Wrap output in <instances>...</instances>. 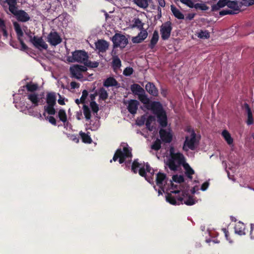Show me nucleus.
Here are the masks:
<instances>
[{"label":"nucleus","mask_w":254,"mask_h":254,"mask_svg":"<svg viewBox=\"0 0 254 254\" xmlns=\"http://www.w3.org/2000/svg\"><path fill=\"white\" fill-rule=\"evenodd\" d=\"M6 27L5 23L4 21L1 18H0V29H3Z\"/></svg>","instance_id":"obj_64"},{"label":"nucleus","mask_w":254,"mask_h":254,"mask_svg":"<svg viewBox=\"0 0 254 254\" xmlns=\"http://www.w3.org/2000/svg\"><path fill=\"white\" fill-rule=\"evenodd\" d=\"M2 3H6L8 5V9L11 13L18 8L17 0H5L2 1Z\"/></svg>","instance_id":"obj_26"},{"label":"nucleus","mask_w":254,"mask_h":254,"mask_svg":"<svg viewBox=\"0 0 254 254\" xmlns=\"http://www.w3.org/2000/svg\"><path fill=\"white\" fill-rule=\"evenodd\" d=\"M195 141L196 134L194 131L192 130L190 134V137H189L188 136H186L183 149L184 151H188L189 149L191 150H194Z\"/></svg>","instance_id":"obj_10"},{"label":"nucleus","mask_w":254,"mask_h":254,"mask_svg":"<svg viewBox=\"0 0 254 254\" xmlns=\"http://www.w3.org/2000/svg\"><path fill=\"white\" fill-rule=\"evenodd\" d=\"M143 25L144 23L142 22L139 18H137L134 19L132 27H137L139 30H142L143 29Z\"/></svg>","instance_id":"obj_41"},{"label":"nucleus","mask_w":254,"mask_h":254,"mask_svg":"<svg viewBox=\"0 0 254 254\" xmlns=\"http://www.w3.org/2000/svg\"><path fill=\"white\" fill-rule=\"evenodd\" d=\"M28 99L30 100L33 104H34L35 106L38 105L39 99L37 94L35 93L29 94L28 96Z\"/></svg>","instance_id":"obj_38"},{"label":"nucleus","mask_w":254,"mask_h":254,"mask_svg":"<svg viewBox=\"0 0 254 254\" xmlns=\"http://www.w3.org/2000/svg\"><path fill=\"white\" fill-rule=\"evenodd\" d=\"M172 180L174 182L178 183H182L185 181L184 178L182 175H173L172 177Z\"/></svg>","instance_id":"obj_47"},{"label":"nucleus","mask_w":254,"mask_h":254,"mask_svg":"<svg viewBox=\"0 0 254 254\" xmlns=\"http://www.w3.org/2000/svg\"><path fill=\"white\" fill-rule=\"evenodd\" d=\"M133 69L131 67H127L123 71V74L125 76H129L133 73Z\"/></svg>","instance_id":"obj_50"},{"label":"nucleus","mask_w":254,"mask_h":254,"mask_svg":"<svg viewBox=\"0 0 254 254\" xmlns=\"http://www.w3.org/2000/svg\"><path fill=\"white\" fill-rule=\"evenodd\" d=\"M56 96L54 92L48 93L46 97L47 106H44V110L49 115H54L56 113L54 106L56 104Z\"/></svg>","instance_id":"obj_5"},{"label":"nucleus","mask_w":254,"mask_h":254,"mask_svg":"<svg viewBox=\"0 0 254 254\" xmlns=\"http://www.w3.org/2000/svg\"><path fill=\"white\" fill-rule=\"evenodd\" d=\"M90 105L92 111L95 113H97L99 111V106L96 102L91 101L90 102Z\"/></svg>","instance_id":"obj_49"},{"label":"nucleus","mask_w":254,"mask_h":254,"mask_svg":"<svg viewBox=\"0 0 254 254\" xmlns=\"http://www.w3.org/2000/svg\"><path fill=\"white\" fill-rule=\"evenodd\" d=\"M49 122L52 124L53 125L56 126L57 125V121L55 118L53 116H50L48 118Z\"/></svg>","instance_id":"obj_58"},{"label":"nucleus","mask_w":254,"mask_h":254,"mask_svg":"<svg viewBox=\"0 0 254 254\" xmlns=\"http://www.w3.org/2000/svg\"><path fill=\"white\" fill-rule=\"evenodd\" d=\"M96 48L101 52H105L109 47L108 43L104 40H99L95 44Z\"/></svg>","instance_id":"obj_22"},{"label":"nucleus","mask_w":254,"mask_h":254,"mask_svg":"<svg viewBox=\"0 0 254 254\" xmlns=\"http://www.w3.org/2000/svg\"><path fill=\"white\" fill-rule=\"evenodd\" d=\"M156 184L164 191L163 186L167 183V178L166 175L164 173L159 172L156 175Z\"/></svg>","instance_id":"obj_17"},{"label":"nucleus","mask_w":254,"mask_h":254,"mask_svg":"<svg viewBox=\"0 0 254 254\" xmlns=\"http://www.w3.org/2000/svg\"><path fill=\"white\" fill-rule=\"evenodd\" d=\"M155 121V117L150 115L148 117L147 119L146 120L145 125L146 128L150 131H152L153 129V126H151V124Z\"/></svg>","instance_id":"obj_34"},{"label":"nucleus","mask_w":254,"mask_h":254,"mask_svg":"<svg viewBox=\"0 0 254 254\" xmlns=\"http://www.w3.org/2000/svg\"><path fill=\"white\" fill-rule=\"evenodd\" d=\"M32 44L36 48L41 50H47L48 48V45L43 40L42 37H38V36H34L32 39Z\"/></svg>","instance_id":"obj_16"},{"label":"nucleus","mask_w":254,"mask_h":254,"mask_svg":"<svg viewBox=\"0 0 254 254\" xmlns=\"http://www.w3.org/2000/svg\"><path fill=\"white\" fill-rule=\"evenodd\" d=\"M88 93L86 90H84L82 91V96L80 98V101L81 103H84L88 96Z\"/></svg>","instance_id":"obj_51"},{"label":"nucleus","mask_w":254,"mask_h":254,"mask_svg":"<svg viewBox=\"0 0 254 254\" xmlns=\"http://www.w3.org/2000/svg\"><path fill=\"white\" fill-rule=\"evenodd\" d=\"M70 86L71 89L77 88L79 87V84L75 81H72L70 82Z\"/></svg>","instance_id":"obj_61"},{"label":"nucleus","mask_w":254,"mask_h":254,"mask_svg":"<svg viewBox=\"0 0 254 254\" xmlns=\"http://www.w3.org/2000/svg\"><path fill=\"white\" fill-rule=\"evenodd\" d=\"M185 194V193L179 190H172L170 192H167L166 200L171 204L175 205L183 204V203L187 205H192L197 202L195 198L191 195H189L186 200H184Z\"/></svg>","instance_id":"obj_1"},{"label":"nucleus","mask_w":254,"mask_h":254,"mask_svg":"<svg viewBox=\"0 0 254 254\" xmlns=\"http://www.w3.org/2000/svg\"><path fill=\"white\" fill-rule=\"evenodd\" d=\"M228 2H229V0H219L216 4H213L212 6V11H216L220 8L227 5Z\"/></svg>","instance_id":"obj_29"},{"label":"nucleus","mask_w":254,"mask_h":254,"mask_svg":"<svg viewBox=\"0 0 254 254\" xmlns=\"http://www.w3.org/2000/svg\"><path fill=\"white\" fill-rule=\"evenodd\" d=\"M161 147V140L157 138L156 140L153 142V144L151 145V149L158 151Z\"/></svg>","instance_id":"obj_42"},{"label":"nucleus","mask_w":254,"mask_h":254,"mask_svg":"<svg viewBox=\"0 0 254 254\" xmlns=\"http://www.w3.org/2000/svg\"><path fill=\"white\" fill-rule=\"evenodd\" d=\"M141 31L137 35L138 37H139L143 41L147 37L148 33L146 30H140Z\"/></svg>","instance_id":"obj_48"},{"label":"nucleus","mask_w":254,"mask_h":254,"mask_svg":"<svg viewBox=\"0 0 254 254\" xmlns=\"http://www.w3.org/2000/svg\"><path fill=\"white\" fill-rule=\"evenodd\" d=\"M139 102L134 99H130L128 101L127 109L128 111L132 115H135L137 113Z\"/></svg>","instance_id":"obj_19"},{"label":"nucleus","mask_w":254,"mask_h":254,"mask_svg":"<svg viewBox=\"0 0 254 254\" xmlns=\"http://www.w3.org/2000/svg\"><path fill=\"white\" fill-rule=\"evenodd\" d=\"M103 85L106 87L115 86L117 88L120 87V84L113 77H109L104 80Z\"/></svg>","instance_id":"obj_20"},{"label":"nucleus","mask_w":254,"mask_h":254,"mask_svg":"<svg viewBox=\"0 0 254 254\" xmlns=\"http://www.w3.org/2000/svg\"><path fill=\"white\" fill-rule=\"evenodd\" d=\"M99 96L100 99L105 101L108 97V93L103 87H101L99 90Z\"/></svg>","instance_id":"obj_36"},{"label":"nucleus","mask_w":254,"mask_h":254,"mask_svg":"<svg viewBox=\"0 0 254 254\" xmlns=\"http://www.w3.org/2000/svg\"><path fill=\"white\" fill-rule=\"evenodd\" d=\"M83 114L85 116V118L87 120H89L91 119V111L89 107L86 105H84L83 106Z\"/></svg>","instance_id":"obj_39"},{"label":"nucleus","mask_w":254,"mask_h":254,"mask_svg":"<svg viewBox=\"0 0 254 254\" xmlns=\"http://www.w3.org/2000/svg\"><path fill=\"white\" fill-rule=\"evenodd\" d=\"M185 162V157L180 152H174V148L170 149V157L166 162V165L172 171H176L178 168Z\"/></svg>","instance_id":"obj_3"},{"label":"nucleus","mask_w":254,"mask_h":254,"mask_svg":"<svg viewBox=\"0 0 254 254\" xmlns=\"http://www.w3.org/2000/svg\"><path fill=\"white\" fill-rule=\"evenodd\" d=\"M159 34L157 30L153 32L152 37L151 39L150 43L148 44V47L151 49H153L159 40Z\"/></svg>","instance_id":"obj_23"},{"label":"nucleus","mask_w":254,"mask_h":254,"mask_svg":"<svg viewBox=\"0 0 254 254\" xmlns=\"http://www.w3.org/2000/svg\"><path fill=\"white\" fill-rule=\"evenodd\" d=\"M222 135L229 145H231L233 143V139L231 137L230 133L227 130H224L222 131Z\"/></svg>","instance_id":"obj_33"},{"label":"nucleus","mask_w":254,"mask_h":254,"mask_svg":"<svg viewBox=\"0 0 254 254\" xmlns=\"http://www.w3.org/2000/svg\"><path fill=\"white\" fill-rule=\"evenodd\" d=\"M172 29V23L170 21H167L162 24L160 31L162 40H166L170 38Z\"/></svg>","instance_id":"obj_9"},{"label":"nucleus","mask_w":254,"mask_h":254,"mask_svg":"<svg viewBox=\"0 0 254 254\" xmlns=\"http://www.w3.org/2000/svg\"><path fill=\"white\" fill-rule=\"evenodd\" d=\"M159 135L162 141L166 143H170L173 139L172 134L166 129L161 128L159 130Z\"/></svg>","instance_id":"obj_18"},{"label":"nucleus","mask_w":254,"mask_h":254,"mask_svg":"<svg viewBox=\"0 0 254 254\" xmlns=\"http://www.w3.org/2000/svg\"><path fill=\"white\" fill-rule=\"evenodd\" d=\"M79 135L83 142L90 143L92 142V139L88 134L81 131L79 132Z\"/></svg>","instance_id":"obj_35"},{"label":"nucleus","mask_w":254,"mask_h":254,"mask_svg":"<svg viewBox=\"0 0 254 254\" xmlns=\"http://www.w3.org/2000/svg\"><path fill=\"white\" fill-rule=\"evenodd\" d=\"M85 65L91 68H95L99 65V63L97 62H91L88 59L84 62Z\"/></svg>","instance_id":"obj_45"},{"label":"nucleus","mask_w":254,"mask_h":254,"mask_svg":"<svg viewBox=\"0 0 254 254\" xmlns=\"http://www.w3.org/2000/svg\"><path fill=\"white\" fill-rule=\"evenodd\" d=\"M87 68L86 66L81 65H74L70 67L69 71L71 74V77L77 79H80L83 78L82 72L87 71Z\"/></svg>","instance_id":"obj_8"},{"label":"nucleus","mask_w":254,"mask_h":254,"mask_svg":"<svg viewBox=\"0 0 254 254\" xmlns=\"http://www.w3.org/2000/svg\"><path fill=\"white\" fill-rule=\"evenodd\" d=\"M71 62L84 63L88 59L87 53L82 50H76L72 53Z\"/></svg>","instance_id":"obj_12"},{"label":"nucleus","mask_w":254,"mask_h":254,"mask_svg":"<svg viewBox=\"0 0 254 254\" xmlns=\"http://www.w3.org/2000/svg\"><path fill=\"white\" fill-rule=\"evenodd\" d=\"M151 0H133V2L140 8L145 9L148 7Z\"/></svg>","instance_id":"obj_31"},{"label":"nucleus","mask_w":254,"mask_h":254,"mask_svg":"<svg viewBox=\"0 0 254 254\" xmlns=\"http://www.w3.org/2000/svg\"><path fill=\"white\" fill-rule=\"evenodd\" d=\"M244 106L247 112L248 115V119L246 123L248 125H251L254 123V119L252 112L251 110V108H250L249 105L247 103H245Z\"/></svg>","instance_id":"obj_27"},{"label":"nucleus","mask_w":254,"mask_h":254,"mask_svg":"<svg viewBox=\"0 0 254 254\" xmlns=\"http://www.w3.org/2000/svg\"><path fill=\"white\" fill-rule=\"evenodd\" d=\"M221 232L224 234V237L227 238L229 236V233L228 230L226 228H222L220 230Z\"/></svg>","instance_id":"obj_57"},{"label":"nucleus","mask_w":254,"mask_h":254,"mask_svg":"<svg viewBox=\"0 0 254 254\" xmlns=\"http://www.w3.org/2000/svg\"><path fill=\"white\" fill-rule=\"evenodd\" d=\"M235 232L240 236L245 235V225L244 224L241 222H239L235 227Z\"/></svg>","instance_id":"obj_25"},{"label":"nucleus","mask_w":254,"mask_h":254,"mask_svg":"<svg viewBox=\"0 0 254 254\" xmlns=\"http://www.w3.org/2000/svg\"><path fill=\"white\" fill-rule=\"evenodd\" d=\"M145 89L150 95L156 97L158 95V90L154 83L148 82L145 85Z\"/></svg>","instance_id":"obj_21"},{"label":"nucleus","mask_w":254,"mask_h":254,"mask_svg":"<svg viewBox=\"0 0 254 254\" xmlns=\"http://www.w3.org/2000/svg\"><path fill=\"white\" fill-rule=\"evenodd\" d=\"M242 4L246 6H250L254 4V0H242Z\"/></svg>","instance_id":"obj_54"},{"label":"nucleus","mask_w":254,"mask_h":254,"mask_svg":"<svg viewBox=\"0 0 254 254\" xmlns=\"http://www.w3.org/2000/svg\"><path fill=\"white\" fill-rule=\"evenodd\" d=\"M233 12H232V11L230 9H223L219 12V15L221 16H223L224 15H226L227 14H234Z\"/></svg>","instance_id":"obj_52"},{"label":"nucleus","mask_w":254,"mask_h":254,"mask_svg":"<svg viewBox=\"0 0 254 254\" xmlns=\"http://www.w3.org/2000/svg\"><path fill=\"white\" fill-rule=\"evenodd\" d=\"M47 41L52 46H56L62 42V39L56 31H51L47 36Z\"/></svg>","instance_id":"obj_14"},{"label":"nucleus","mask_w":254,"mask_h":254,"mask_svg":"<svg viewBox=\"0 0 254 254\" xmlns=\"http://www.w3.org/2000/svg\"><path fill=\"white\" fill-rule=\"evenodd\" d=\"M171 10L175 17L179 19H184V15L180 11L179 9L177 8L174 5H172L171 6Z\"/></svg>","instance_id":"obj_32"},{"label":"nucleus","mask_w":254,"mask_h":254,"mask_svg":"<svg viewBox=\"0 0 254 254\" xmlns=\"http://www.w3.org/2000/svg\"><path fill=\"white\" fill-rule=\"evenodd\" d=\"M14 29L16 32L17 39L21 45V50L25 51L28 49L27 46L24 43L22 37L23 36V32L21 28L20 24L17 22H14L13 23Z\"/></svg>","instance_id":"obj_11"},{"label":"nucleus","mask_w":254,"mask_h":254,"mask_svg":"<svg viewBox=\"0 0 254 254\" xmlns=\"http://www.w3.org/2000/svg\"><path fill=\"white\" fill-rule=\"evenodd\" d=\"M180 1L190 8H194L196 9H200L206 11L209 9V7L205 3H194L191 0H180Z\"/></svg>","instance_id":"obj_15"},{"label":"nucleus","mask_w":254,"mask_h":254,"mask_svg":"<svg viewBox=\"0 0 254 254\" xmlns=\"http://www.w3.org/2000/svg\"><path fill=\"white\" fill-rule=\"evenodd\" d=\"M138 99L140 101L141 103L147 105V108H149V106L151 102L149 99L147 97V95L145 93V91L144 92L141 94H139L138 96Z\"/></svg>","instance_id":"obj_30"},{"label":"nucleus","mask_w":254,"mask_h":254,"mask_svg":"<svg viewBox=\"0 0 254 254\" xmlns=\"http://www.w3.org/2000/svg\"><path fill=\"white\" fill-rule=\"evenodd\" d=\"M130 90L133 94L137 96L139 94L143 93L145 91L139 84L136 83L130 86Z\"/></svg>","instance_id":"obj_28"},{"label":"nucleus","mask_w":254,"mask_h":254,"mask_svg":"<svg viewBox=\"0 0 254 254\" xmlns=\"http://www.w3.org/2000/svg\"><path fill=\"white\" fill-rule=\"evenodd\" d=\"M227 6L229 8L231 9L230 10L232 12H234V14H237L240 11V8L237 1H230V0H229Z\"/></svg>","instance_id":"obj_24"},{"label":"nucleus","mask_w":254,"mask_h":254,"mask_svg":"<svg viewBox=\"0 0 254 254\" xmlns=\"http://www.w3.org/2000/svg\"><path fill=\"white\" fill-rule=\"evenodd\" d=\"M209 185V183L208 182H205L202 184L201 186V190L203 191L206 190L208 188Z\"/></svg>","instance_id":"obj_56"},{"label":"nucleus","mask_w":254,"mask_h":254,"mask_svg":"<svg viewBox=\"0 0 254 254\" xmlns=\"http://www.w3.org/2000/svg\"><path fill=\"white\" fill-rule=\"evenodd\" d=\"M186 174L187 176L190 179H192V175L194 174V170L188 165L185 167Z\"/></svg>","instance_id":"obj_43"},{"label":"nucleus","mask_w":254,"mask_h":254,"mask_svg":"<svg viewBox=\"0 0 254 254\" xmlns=\"http://www.w3.org/2000/svg\"><path fill=\"white\" fill-rule=\"evenodd\" d=\"M145 121V117L144 116H142L139 120H138L136 121V124L138 126H141L144 124Z\"/></svg>","instance_id":"obj_55"},{"label":"nucleus","mask_w":254,"mask_h":254,"mask_svg":"<svg viewBox=\"0 0 254 254\" xmlns=\"http://www.w3.org/2000/svg\"><path fill=\"white\" fill-rule=\"evenodd\" d=\"M58 116L60 120L63 123L67 121V116L65 111L64 109H60L58 113Z\"/></svg>","instance_id":"obj_40"},{"label":"nucleus","mask_w":254,"mask_h":254,"mask_svg":"<svg viewBox=\"0 0 254 254\" xmlns=\"http://www.w3.org/2000/svg\"><path fill=\"white\" fill-rule=\"evenodd\" d=\"M11 13L15 17L18 21L21 22H26L30 19L29 14L22 9L15 10Z\"/></svg>","instance_id":"obj_13"},{"label":"nucleus","mask_w":254,"mask_h":254,"mask_svg":"<svg viewBox=\"0 0 254 254\" xmlns=\"http://www.w3.org/2000/svg\"><path fill=\"white\" fill-rule=\"evenodd\" d=\"M145 169L146 172H147L150 173L151 174L153 173V170H152V172H151L152 171V169L148 163H147L146 164V165H145Z\"/></svg>","instance_id":"obj_59"},{"label":"nucleus","mask_w":254,"mask_h":254,"mask_svg":"<svg viewBox=\"0 0 254 254\" xmlns=\"http://www.w3.org/2000/svg\"><path fill=\"white\" fill-rule=\"evenodd\" d=\"M132 157L131 149L127 146H125L123 149L121 148L117 149L112 160H111L110 162V163H112V161L116 162L119 159V163L122 164L125 163L127 159H131Z\"/></svg>","instance_id":"obj_4"},{"label":"nucleus","mask_w":254,"mask_h":254,"mask_svg":"<svg viewBox=\"0 0 254 254\" xmlns=\"http://www.w3.org/2000/svg\"><path fill=\"white\" fill-rule=\"evenodd\" d=\"M131 170L132 172L136 174L138 172L139 175L141 177H145V179L149 183L150 180L146 177V172L145 169V165L140 163L138 162V159H135L131 165Z\"/></svg>","instance_id":"obj_6"},{"label":"nucleus","mask_w":254,"mask_h":254,"mask_svg":"<svg viewBox=\"0 0 254 254\" xmlns=\"http://www.w3.org/2000/svg\"><path fill=\"white\" fill-rule=\"evenodd\" d=\"M195 14L194 13H189L186 16V18L187 20H191L194 17Z\"/></svg>","instance_id":"obj_62"},{"label":"nucleus","mask_w":254,"mask_h":254,"mask_svg":"<svg viewBox=\"0 0 254 254\" xmlns=\"http://www.w3.org/2000/svg\"><path fill=\"white\" fill-rule=\"evenodd\" d=\"M131 41L133 43L138 44L141 43L143 41V40L142 39H141L139 37L138 38L137 36H136L132 38Z\"/></svg>","instance_id":"obj_53"},{"label":"nucleus","mask_w":254,"mask_h":254,"mask_svg":"<svg viewBox=\"0 0 254 254\" xmlns=\"http://www.w3.org/2000/svg\"><path fill=\"white\" fill-rule=\"evenodd\" d=\"M112 41L114 48L120 47L123 49L128 44V39L125 35L120 33H116L112 37Z\"/></svg>","instance_id":"obj_7"},{"label":"nucleus","mask_w":254,"mask_h":254,"mask_svg":"<svg viewBox=\"0 0 254 254\" xmlns=\"http://www.w3.org/2000/svg\"><path fill=\"white\" fill-rule=\"evenodd\" d=\"M26 87L28 91L34 92L37 90L38 85L37 84L29 83L26 84Z\"/></svg>","instance_id":"obj_44"},{"label":"nucleus","mask_w":254,"mask_h":254,"mask_svg":"<svg viewBox=\"0 0 254 254\" xmlns=\"http://www.w3.org/2000/svg\"><path fill=\"white\" fill-rule=\"evenodd\" d=\"M34 34V33H33L30 30H29L28 32H25V34L29 38L30 42L31 43H32V39L33 38L32 35H33Z\"/></svg>","instance_id":"obj_60"},{"label":"nucleus","mask_w":254,"mask_h":254,"mask_svg":"<svg viewBox=\"0 0 254 254\" xmlns=\"http://www.w3.org/2000/svg\"><path fill=\"white\" fill-rule=\"evenodd\" d=\"M148 109L152 110L153 113L156 116L157 122L161 127H167L168 124L167 114L162 104L159 102H151Z\"/></svg>","instance_id":"obj_2"},{"label":"nucleus","mask_w":254,"mask_h":254,"mask_svg":"<svg viewBox=\"0 0 254 254\" xmlns=\"http://www.w3.org/2000/svg\"><path fill=\"white\" fill-rule=\"evenodd\" d=\"M121 61L117 56L114 57L112 61V66L114 69L119 68L121 66Z\"/></svg>","instance_id":"obj_37"},{"label":"nucleus","mask_w":254,"mask_h":254,"mask_svg":"<svg viewBox=\"0 0 254 254\" xmlns=\"http://www.w3.org/2000/svg\"><path fill=\"white\" fill-rule=\"evenodd\" d=\"M198 37L201 39H207L210 37L209 32L207 30H201L198 33Z\"/></svg>","instance_id":"obj_46"},{"label":"nucleus","mask_w":254,"mask_h":254,"mask_svg":"<svg viewBox=\"0 0 254 254\" xmlns=\"http://www.w3.org/2000/svg\"><path fill=\"white\" fill-rule=\"evenodd\" d=\"M250 235L251 238H254V224H251Z\"/></svg>","instance_id":"obj_63"}]
</instances>
